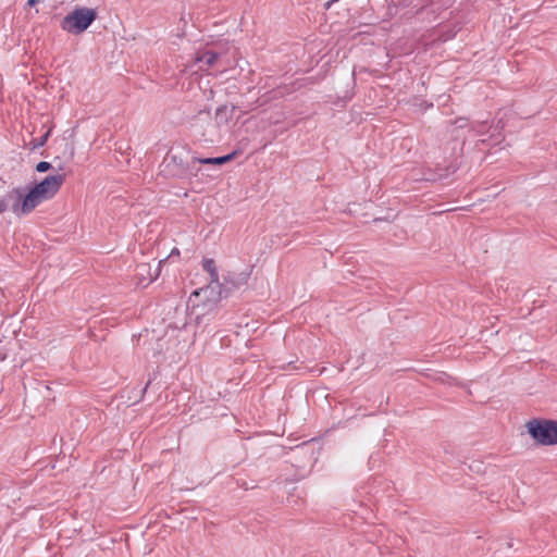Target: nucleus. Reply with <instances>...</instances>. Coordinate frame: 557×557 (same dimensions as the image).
I'll use <instances>...</instances> for the list:
<instances>
[{
  "mask_svg": "<svg viewBox=\"0 0 557 557\" xmlns=\"http://www.w3.org/2000/svg\"><path fill=\"white\" fill-rule=\"evenodd\" d=\"M65 181V176L63 174H57L47 176L40 183L36 184L34 187L40 191V194L47 199L53 198L57 193L60 190L61 186Z\"/></svg>",
  "mask_w": 557,
  "mask_h": 557,
  "instance_id": "20e7f679",
  "label": "nucleus"
},
{
  "mask_svg": "<svg viewBox=\"0 0 557 557\" xmlns=\"http://www.w3.org/2000/svg\"><path fill=\"white\" fill-rule=\"evenodd\" d=\"M10 203L11 205L14 203V200H8V195L3 199L0 200V214L3 213L8 209Z\"/></svg>",
  "mask_w": 557,
  "mask_h": 557,
  "instance_id": "1a4fd4ad",
  "label": "nucleus"
},
{
  "mask_svg": "<svg viewBox=\"0 0 557 557\" xmlns=\"http://www.w3.org/2000/svg\"><path fill=\"white\" fill-rule=\"evenodd\" d=\"M49 135H50V131H48V132L46 133V135L44 136V139H42V141H41V145H44V143L47 140V138H48V136H49Z\"/></svg>",
  "mask_w": 557,
  "mask_h": 557,
  "instance_id": "9d476101",
  "label": "nucleus"
},
{
  "mask_svg": "<svg viewBox=\"0 0 557 557\" xmlns=\"http://www.w3.org/2000/svg\"><path fill=\"white\" fill-rule=\"evenodd\" d=\"M202 269L209 273L210 275V283L211 284H215V285H220V278H219V273H218V269H216V265H215V261L211 258H207V259H203L202 261Z\"/></svg>",
  "mask_w": 557,
  "mask_h": 557,
  "instance_id": "423d86ee",
  "label": "nucleus"
},
{
  "mask_svg": "<svg viewBox=\"0 0 557 557\" xmlns=\"http://www.w3.org/2000/svg\"><path fill=\"white\" fill-rule=\"evenodd\" d=\"M200 292L197 289L195 292H193L191 296H199Z\"/></svg>",
  "mask_w": 557,
  "mask_h": 557,
  "instance_id": "f8f14e48",
  "label": "nucleus"
},
{
  "mask_svg": "<svg viewBox=\"0 0 557 557\" xmlns=\"http://www.w3.org/2000/svg\"><path fill=\"white\" fill-rule=\"evenodd\" d=\"M37 2V0H28L29 5H34Z\"/></svg>",
  "mask_w": 557,
  "mask_h": 557,
  "instance_id": "9b49d317",
  "label": "nucleus"
},
{
  "mask_svg": "<svg viewBox=\"0 0 557 557\" xmlns=\"http://www.w3.org/2000/svg\"><path fill=\"white\" fill-rule=\"evenodd\" d=\"M219 55L212 51H206L200 55H197L196 61L202 63L200 66L201 70L208 71L211 66H213L218 60Z\"/></svg>",
  "mask_w": 557,
  "mask_h": 557,
  "instance_id": "0eeeda50",
  "label": "nucleus"
},
{
  "mask_svg": "<svg viewBox=\"0 0 557 557\" xmlns=\"http://www.w3.org/2000/svg\"><path fill=\"white\" fill-rule=\"evenodd\" d=\"M8 200H14L11 206L12 212L17 216L27 215L33 212L40 203L47 199L38 189L33 187L25 196L18 189H13L8 194Z\"/></svg>",
  "mask_w": 557,
  "mask_h": 557,
  "instance_id": "f257e3e1",
  "label": "nucleus"
},
{
  "mask_svg": "<svg viewBox=\"0 0 557 557\" xmlns=\"http://www.w3.org/2000/svg\"><path fill=\"white\" fill-rule=\"evenodd\" d=\"M50 168H51V164L47 161H41L36 165L37 172H40V173L47 172L48 170H50Z\"/></svg>",
  "mask_w": 557,
  "mask_h": 557,
  "instance_id": "6e6552de",
  "label": "nucleus"
},
{
  "mask_svg": "<svg viewBox=\"0 0 557 557\" xmlns=\"http://www.w3.org/2000/svg\"><path fill=\"white\" fill-rule=\"evenodd\" d=\"M237 156V151H233L230 154L216 158H194V162H198L200 164H209V165H222L230 161H232Z\"/></svg>",
  "mask_w": 557,
  "mask_h": 557,
  "instance_id": "39448f33",
  "label": "nucleus"
},
{
  "mask_svg": "<svg viewBox=\"0 0 557 557\" xmlns=\"http://www.w3.org/2000/svg\"><path fill=\"white\" fill-rule=\"evenodd\" d=\"M528 432L542 445L557 444V422L552 420H532L527 423Z\"/></svg>",
  "mask_w": 557,
  "mask_h": 557,
  "instance_id": "7ed1b4c3",
  "label": "nucleus"
},
{
  "mask_svg": "<svg viewBox=\"0 0 557 557\" xmlns=\"http://www.w3.org/2000/svg\"><path fill=\"white\" fill-rule=\"evenodd\" d=\"M96 17L97 13L95 10L78 8L63 18L61 27L71 34H81L90 26Z\"/></svg>",
  "mask_w": 557,
  "mask_h": 557,
  "instance_id": "f03ea898",
  "label": "nucleus"
}]
</instances>
